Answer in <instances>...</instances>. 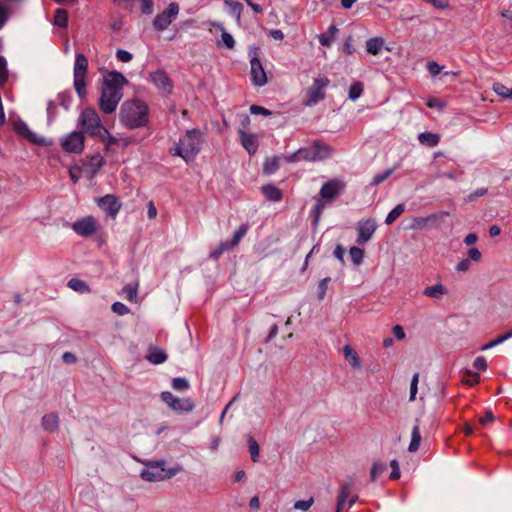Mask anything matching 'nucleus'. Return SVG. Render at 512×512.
I'll list each match as a JSON object with an SVG mask.
<instances>
[{"label": "nucleus", "instance_id": "obj_1", "mask_svg": "<svg viewBox=\"0 0 512 512\" xmlns=\"http://www.w3.org/2000/svg\"><path fill=\"white\" fill-rule=\"evenodd\" d=\"M128 84L126 77L117 71H109L103 76L99 107L105 114L113 113L123 97L122 90Z\"/></svg>", "mask_w": 512, "mask_h": 512}, {"label": "nucleus", "instance_id": "obj_2", "mask_svg": "<svg viewBox=\"0 0 512 512\" xmlns=\"http://www.w3.org/2000/svg\"><path fill=\"white\" fill-rule=\"evenodd\" d=\"M204 143V135L198 129L187 130L170 152L181 157L186 163L192 162L200 152Z\"/></svg>", "mask_w": 512, "mask_h": 512}, {"label": "nucleus", "instance_id": "obj_3", "mask_svg": "<svg viewBox=\"0 0 512 512\" xmlns=\"http://www.w3.org/2000/svg\"><path fill=\"white\" fill-rule=\"evenodd\" d=\"M121 123L128 129H136L148 122V106L139 100L125 101L119 113Z\"/></svg>", "mask_w": 512, "mask_h": 512}, {"label": "nucleus", "instance_id": "obj_4", "mask_svg": "<svg viewBox=\"0 0 512 512\" xmlns=\"http://www.w3.org/2000/svg\"><path fill=\"white\" fill-rule=\"evenodd\" d=\"M162 402H164L170 410L179 415L189 414L196 407L193 398H180L168 391L162 392Z\"/></svg>", "mask_w": 512, "mask_h": 512}, {"label": "nucleus", "instance_id": "obj_5", "mask_svg": "<svg viewBox=\"0 0 512 512\" xmlns=\"http://www.w3.org/2000/svg\"><path fill=\"white\" fill-rule=\"evenodd\" d=\"M79 124L83 130L92 137L103 134V125L96 110L93 108L84 109L79 117Z\"/></svg>", "mask_w": 512, "mask_h": 512}, {"label": "nucleus", "instance_id": "obj_6", "mask_svg": "<svg viewBox=\"0 0 512 512\" xmlns=\"http://www.w3.org/2000/svg\"><path fill=\"white\" fill-rule=\"evenodd\" d=\"M330 81L326 76H318L313 79L312 85L306 90V99L303 105L312 107L325 98V89Z\"/></svg>", "mask_w": 512, "mask_h": 512}, {"label": "nucleus", "instance_id": "obj_7", "mask_svg": "<svg viewBox=\"0 0 512 512\" xmlns=\"http://www.w3.org/2000/svg\"><path fill=\"white\" fill-rule=\"evenodd\" d=\"M71 229L81 237H90L98 230V222L93 216H85L71 224Z\"/></svg>", "mask_w": 512, "mask_h": 512}, {"label": "nucleus", "instance_id": "obj_8", "mask_svg": "<svg viewBox=\"0 0 512 512\" xmlns=\"http://www.w3.org/2000/svg\"><path fill=\"white\" fill-rule=\"evenodd\" d=\"M64 151L68 153H81L84 149L85 138L79 131H73L60 141Z\"/></svg>", "mask_w": 512, "mask_h": 512}, {"label": "nucleus", "instance_id": "obj_9", "mask_svg": "<svg viewBox=\"0 0 512 512\" xmlns=\"http://www.w3.org/2000/svg\"><path fill=\"white\" fill-rule=\"evenodd\" d=\"M99 208L110 218L115 219L122 207L120 200L113 194H107L97 199Z\"/></svg>", "mask_w": 512, "mask_h": 512}, {"label": "nucleus", "instance_id": "obj_10", "mask_svg": "<svg viewBox=\"0 0 512 512\" xmlns=\"http://www.w3.org/2000/svg\"><path fill=\"white\" fill-rule=\"evenodd\" d=\"M103 163L104 159L100 154L87 156L81 160L78 170L89 178H93L99 172Z\"/></svg>", "mask_w": 512, "mask_h": 512}, {"label": "nucleus", "instance_id": "obj_11", "mask_svg": "<svg viewBox=\"0 0 512 512\" xmlns=\"http://www.w3.org/2000/svg\"><path fill=\"white\" fill-rule=\"evenodd\" d=\"M377 223L374 219H362L357 223L358 236L356 242L358 245H365L374 235Z\"/></svg>", "mask_w": 512, "mask_h": 512}, {"label": "nucleus", "instance_id": "obj_12", "mask_svg": "<svg viewBox=\"0 0 512 512\" xmlns=\"http://www.w3.org/2000/svg\"><path fill=\"white\" fill-rule=\"evenodd\" d=\"M250 75L253 85L257 87H262L268 82L264 67L256 56L252 57L250 60Z\"/></svg>", "mask_w": 512, "mask_h": 512}, {"label": "nucleus", "instance_id": "obj_13", "mask_svg": "<svg viewBox=\"0 0 512 512\" xmlns=\"http://www.w3.org/2000/svg\"><path fill=\"white\" fill-rule=\"evenodd\" d=\"M344 185L338 180H331L325 183L320 189V196L325 202H330L338 196Z\"/></svg>", "mask_w": 512, "mask_h": 512}, {"label": "nucleus", "instance_id": "obj_14", "mask_svg": "<svg viewBox=\"0 0 512 512\" xmlns=\"http://www.w3.org/2000/svg\"><path fill=\"white\" fill-rule=\"evenodd\" d=\"M15 130L20 135H22L23 137H25L26 139H28L32 143L39 144V145H44V146L48 145V143L46 142L45 138L40 137L37 134H35L34 132H32L25 122H22V121L18 122L15 125Z\"/></svg>", "mask_w": 512, "mask_h": 512}, {"label": "nucleus", "instance_id": "obj_15", "mask_svg": "<svg viewBox=\"0 0 512 512\" xmlns=\"http://www.w3.org/2000/svg\"><path fill=\"white\" fill-rule=\"evenodd\" d=\"M240 141L244 149L250 154L253 155L257 152L259 147V141L256 135L246 133L243 130L239 131Z\"/></svg>", "mask_w": 512, "mask_h": 512}, {"label": "nucleus", "instance_id": "obj_16", "mask_svg": "<svg viewBox=\"0 0 512 512\" xmlns=\"http://www.w3.org/2000/svg\"><path fill=\"white\" fill-rule=\"evenodd\" d=\"M143 480L157 482L160 480V460H154L147 465L140 473Z\"/></svg>", "mask_w": 512, "mask_h": 512}, {"label": "nucleus", "instance_id": "obj_17", "mask_svg": "<svg viewBox=\"0 0 512 512\" xmlns=\"http://www.w3.org/2000/svg\"><path fill=\"white\" fill-rule=\"evenodd\" d=\"M180 7L177 3H170L165 10L162 11V31L168 27L178 16Z\"/></svg>", "mask_w": 512, "mask_h": 512}, {"label": "nucleus", "instance_id": "obj_18", "mask_svg": "<svg viewBox=\"0 0 512 512\" xmlns=\"http://www.w3.org/2000/svg\"><path fill=\"white\" fill-rule=\"evenodd\" d=\"M288 162H298L301 160L306 161H317V157L314 155V151L312 148H300L296 152L288 155L286 157Z\"/></svg>", "mask_w": 512, "mask_h": 512}, {"label": "nucleus", "instance_id": "obj_19", "mask_svg": "<svg viewBox=\"0 0 512 512\" xmlns=\"http://www.w3.org/2000/svg\"><path fill=\"white\" fill-rule=\"evenodd\" d=\"M213 27L219 29L221 31V41L217 43L218 46H224L228 49H233L235 47V40L233 36L226 31L224 26L221 23H213Z\"/></svg>", "mask_w": 512, "mask_h": 512}, {"label": "nucleus", "instance_id": "obj_20", "mask_svg": "<svg viewBox=\"0 0 512 512\" xmlns=\"http://www.w3.org/2000/svg\"><path fill=\"white\" fill-rule=\"evenodd\" d=\"M343 354L353 369L361 368V361L356 350L350 345H345L343 348Z\"/></svg>", "mask_w": 512, "mask_h": 512}, {"label": "nucleus", "instance_id": "obj_21", "mask_svg": "<svg viewBox=\"0 0 512 512\" xmlns=\"http://www.w3.org/2000/svg\"><path fill=\"white\" fill-rule=\"evenodd\" d=\"M337 32L338 28L336 25H330L326 32L318 35L319 43L322 46L330 47L335 39Z\"/></svg>", "mask_w": 512, "mask_h": 512}, {"label": "nucleus", "instance_id": "obj_22", "mask_svg": "<svg viewBox=\"0 0 512 512\" xmlns=\"http://www.w3.org/2000/svg\"><path fill=\"white\" fill-rule=\"evenodd\" d=\"M352 490V483H345L339 492L338 499H337V505H336V512H342L345 510V502L347 498L349 497L350 491Z\"/></svg>", "mask_w": 512, "mask_h": 512}, {"label": "nucleus", "instance_id": "obj_23", "mask_svg": "<svg viewBox=\"0 0 512 512\" xmlns=\"http://www.w3.org/2000/svg\"><path fill=\"white\" fill-rule=\"evenodd\" d=\"M262 193L270 201L279 202L282 199L281 190L274 184L264 185L262 187Z\"/></svg>", "mask_w": 512, "mask_h": 512}, {"label": "nucleus", "instance_id": "obj_24", "mask_svg": "<svg viewBox=\"0 0 512 512\" xmlns=\"http://www.w3.org/2000/svg\"><path fill=\"white\" fill-rule=\"evenodd\" d=\"M423 294L432 299H440L443 295L447 294V289L441 283H436L433 286L426 287Z\"/></svg>", "mask_w": 512, "mask_h": 512}, {"label": "nucleus", "instance_id": "obj_25", "mask_svg": "<svg viewBox=\"0 0 512 512\" xmlns=\"http://www.w3.org/2000/svg\"><path fill=\"white\" fill-rule=\"evenodd\" d=\"M59 425V418L57 414L50 413L42 417V427L45 431L54 432Z\"/></svg>", "mask_w": 512, "mask_h": 512}, {"label": "nucleus", "instance_id": "obj_26", "mask_svg": "<svg viewBox=\"0 0 512 512\" xmlns=\"http://www.w3.org/2000/svg\"><path fill=\"white\" fill-rule=\"evenodd\" d=\"M384 46V40L381 37H372L366 41V51L371 55H378Z\"/></svg>", "mask_w": 512, "mask_h": 512}, {"label": "nucleus", "instance_id": "obj_27", "mask_svg": "<svg viewBox=\"0 0 512 512\" xmlns=\"http://www.w3.org/2000/svg\"><path fill=\"white\" fill-rule=\"evenodd\" d=\"M418 140L422 145L435 147L440 141V136L432 132H423L418 135Z\"/></svg>", "mask_w": 512, "mask_h": 512}, {"label": "nucleus", "instance_id": "obj_28", "mask_svg": "<svg viewBox=\"0 0 512 512\" xmlns=\"http://www.w3.org/2000/svg\"><path fill=\"white\" fill-rule=\"evenodd\" d=\"M314 155L317 157V161L328 158L333 150L331 147L320 142H314L313 147Z\"/></svg>", "mask_w": 512, "mask_h": 512}, {"label": "nucleus", "instance_id": "obj_29", "mask_svg": "<svg viewBox=\"0 0 512 512\" xmlns=\"http://www.w3.org/2000/svg\"><path fill=\"white\" fill-rule=\"evenodd\" d=\"M234 247L235 246L232 245L230 240L222 241L213 251H211L210 257L214 260H218L223 253L232 250Z\"/></svg>", "mask_w": 512, "mask_h": 512}, {"label": "nucleus", "instance_id": "obj_30", "mask_svg": "<svg viewBox=\"0 0 512 512\" xmlns=\"http://www.w3.org/2000/svg\"><path fill=\"white\" fill-rule=\"evenodd\" d=\"M224 4L227 7L228 13L234 16L237 19V21H240L241 14L243 11V5L233 0H224Z\"/></svg>", "mask_w": 512, "mask_h": 512}, {"label": "nucleus", "instance_id": "obj_31", "mask_svg": "<svg viewBox=\"0 0 512 512\" xmlns=\"http://www.w3.org/2000/svg\"><path fill=\"white\" fill-rule=\"evenodd\" d=\"M88 66V61L83 54H77L74 65V75L85 76Z\"/></svg>", "mask_w": 512, "mask_h": 512}, {"label": "nucleus", "instance_id": "obj_32", "mask_svg": "<svg viewBox=\"0 0 512 512\" xmlns=\"http://www.w3.org/2000/svg\"><path fill=\"white\" fill-rule=\"evenodd\" d=\"M421 439L419 427L418 425H415L411 431V441L408 447L409 452H416L419 449Z\"/></svg>", "mask_w": 512, "mask_h": 512}, {"label": "nucleus", "instance_id": "obj_33", "mask_svg": "<svg viewBox=\"0 0 512 512\" xmlns=\"http://www.w3.org/2000/svg\"><path fill=\"white\" fill-rule=\"evenodd\" d=\"M68 287L72 290L80 293H88L90 291L89 286L86 284V282L78 279V278H72L68 281Z\"/></svg>", "mask_w": 512, "mask_h": 512}, {"label": "nucleus", "instance_id": "obj_34", "mask_svg": "<svg viewBox=\"0 0 512 512\" xmlns=\"http://www.w3.org/2000/svg\"><path fill=\"white\" fill-rule=\"evenodd\" d=\"M122 296L130 302H136L137 301V284L125 285L122 289Z\"/></svg>", "mask_w": 512, "mask_h": 512}, {"label": "nucleus", "instance_id": "obj_35", "mask_svg": "<svg viewBox=\"0 0 512 512\" xmlns=\"http://www.w3.org/2000/svg\"><path fill=\"white\" fill-rule=\"evenodd\" d=\"M405 211L404 204L396 205L386 216L385 223L391 225L398 217H400Z\"/></svg>", "mask_w": 512, "mask_h": 512}, {"label": "nucleus", "instance_id": "obj_36", "mask_svg": "<svg viewBox=\"0 0 512 512\" xmlns=\"http://www.w3.org/2000/svg\"><path fill=\"white\" fill-rule=\"evenodd\" d=\"M248 230H249L248 223L241 224L239 226V228L234 232V234L230 240L232 242V245H234L236 247L240 243L242 238L247 234Z\"/></svg>", "mask_w": 512, "mask_h": 512}, {"label": "nucleus", "instance_id": "obj_37", "mask_svg": "<svg viewBox=\"0 0 512 512\" xmlns=\"http://www.w3.org/2000/svg\"><path fill=\"white\" fill-rule=\"evenodd\" d=\"M74 88L80 98H83L86 95L85 76L74 75Z\"/></svg>", "mask_w": 512, "mask_h": 512}, {"label": "nucleus", "instance_id": "obj_38", "mask_svg": "<svg viewBox=\"0 0 512 512\" xmlns=\"http://www.w3.org/2000/svg\"><path fill=\"white\" fill-rule=\"evenodd\" d=\"M510 338H512V330L508 331L507 333L500 335L497 338H495L494 340L488 342L487 344H485L484 346L481 347V350L485 351V350L491 349L497 345L504 343L506 340H508Z\"/></svg>", "mask_w": 512, "mask_h": 512}, {"label": "nucleus", "instance_id": "obj_39", "mask_svg": "<svg viewBox=\"0 0 512 512\" xmlns=\"http://www.w3.org/2000/svg\"><path fill=\"white\" fill-rule=\"evenodd\" d=\"M67 22H68V16H67L66 10L61 9V8L57 9L55 11L53 24L55 26L64 28L67 26Z\"/></svg>", "mask_w": 512, "mask_h": 512}, {"label": "nucleus", "instance_id": "obj_40", "mask_svg": "<svg viewBox=\"0 0 512 512\" xmlns=\"http://www.w3.org/2000/svg\"><path fill=\"white\" fill-rule=\"evenodd\" d=\"M171 386L175 391H186L190 388L189 381L184 377H176L171 381Z\"/></svg>", "mask_w": 512, "mask_h": 512}, {"label": "nucleus", "instance_id": "obj_41", "mask_svg": "<svg viewBox=\"0 0 512 512\" xmlns=\"http://www.w3.org/2000/svg\"><path fill=\"white\" fill-rule=\"evenodd\" d=\"M364 90L363 84L361 82H355L349 87V99L352 101H356L362 95Z\"/></svg>", "mask_w": 512, "mask_h": 512}, {"label": "nucleus", "instance_id": "obj_42", "mask_svg": "<svg viewBox=\"0 0 512 512\" xmlns=\"http://www.w3.org/2000/svg\"><path fill=\"white\" fill-rule=\"evenodd\" d=\"M437 218L438 217L435 214L429 215L427 217H416L413 219L412 228L423 229V228H425V226L428 222L435 221V220H437Z\"/></svg>", "mask_w": 512, "mask_h": 512}, {"label": "nucleus", "instance_id": "obj_43", "mask_svg": "<svg viewBox=\"0 0 512 512\" xmlns=\"http://www.w3.org/2000/svg\"><path fill=\"white\" fill-rule=\"evenodd\" d=\"M349 254H350L352 262L355 265H360L362 263L363 257H364V251L361 248L353 246L349 249Z\"/></svg>", "mask_w": 512, "mask_h": 512}, {"label": "nucleus", "instance_id": "obj_44", "mask_svg": "<svg viewBox=\"0 0 512 512\" xmlns=\"http://www.w3.org/2000/svg\"><path fill=\"white\" fill-rule=\"evenodd\" d=\"M279 168L278 157L268 158L264 163V172L267 174L275 173Z\"/></svg>", "mask_w": 512, "mask_h": 512}, {"label": "nucleus", "instance_id": "obj_45", "mask_svg": "<svg viewBox=\"0 0 512 512\" xmlns=\"http://www.w3.org/2000/svg\"><path fill=\"white\" fill-rule=\"evenodd\" d=\"M493 91L504 98H508L512 96V89H509L504 84L496 82L493 84Z\"/></svg>", "mask_w": 512, "mask_h": 512}, {"label": "nucleus", "instance_id": "obj_46", "mask_svg": "<svg viewBox=\"0 0 512 512\" xmlns=\"http://www.w3.org/2000/svg\"><path fill=\"white\" fill-rule=\"evenodd\" d=\"M248 445H249V452H250L252 461L253 462H258V460H259V453H260V449H259L258 443L252 437H249L248 438Z\"/></svg>", "mask_w": 512, "mask_h": 512}, {"label": "nucleus", "instance_id": "obj_47", "mask_svg": "<svg viewBox=\"0 0 512 512\" xmlns=\"http://www.w3.org/2000/svg\"><path fill=\"white\" fill-rule=\"evenodd\" d=\"M326 203L327 202H325L323 199H320L314 205L311 213H312V215L314 217V221L313 222H314L315 225L318 223Z\"/></svg>", "mask_w": 512, "mask_h": 512}, {"label": "nucleus", "instance_id": "obj_48", "mask_svg": "<svg viewBox=\"0 0 512 512\" xmlns=\"http://www.w3.org/2000/svg\"><path fill=\"white\" fill-rule=\"evenodd\" d=\"M393 171H394V169H386L385 171H383L379 174H376L372 178L370 185L377 186V185L381 184L393 173Z\"/></svg>", "mask_w": 512, "mask_h": 512}, {"label": "nucleus", "instance_id": "obj_49", "mask_svg": "<svg viewBox=\"0 0 512 512\" xmlns=\"http://www.w3.org/2000/svg\"><path fill=\"white\" fill-rule=\"evenodd\" d=\"M146 358L152 364H160V348L150 347Z\"/></svg>", "mask_w": 512, "mask_h": 512}, {"label": "nucleus", "instance_id": "obj_50", "mask_svg": "<svg viewBox=\"0 0 512 512\" xmlns=\"http://www.w3.org/2000/svg\"><path fill=\"white\" fill-rule=\"evenodd\" d=\"M386 470V465L380 462H376L373 464L370 471V478L372 481H375L384 471Z\"/></svg>", "mask_w": 512, "mask_h": 512}, {"label": "nucleus", "instance_id": "obj_51", "mask_svg": "<svg viewBox=\"0 0 512 512\" xmlns=\"http://www.w3.org/2000/svg\"><path fill=\"white\" fill-rule=\"evenodd\" d=\"M314 503V498L310 497L307 500H298L294 503L293 507L295 510L308 511Z\"/></svg>", "mask_w": 512, "mask_h": 512}, {"label": "nucleus", "instance_id": "obj_52", "mask_svg": "<svg viewBox=\"0 0 512 512\" xmlns=\"http://www.w3.org/2000/svg\"><path fill=\"white\" fill-rule=\"evenodd\" d=\"M330 281V278L329 277H326L324 279H322L319 284H318V291H317V297L319 300H323L325 295H326V291H327V288H328V282Z\"/></svg>", "mask_w": 512, "mask_h": 512}, {"label": "nucleus", "instance_id": "obj_53", "mask_svg": "<svg viewBox=\"0 0 512 512\" xmlns=\"http://www.w3.org/2000/svg\"><path fill=\"white\" fill-rule=\"evenodd\" d=\"M116 58L120 62L128 63L133 59V55L127 50L118 49L116 51Z\"/></svg>", "mask_w": 512, "mask_h": 512}, {"label": "nucleus", "instance_id": "obj_54", "mask_svg": "<svg viewBox=\"0 0 512 512\" xmlns=\"http://www.w3.org/2000/svg\"><path fill=\"white\" fill-rule=\"evenodd\" d=\"M112 311L119 316H124L129 313V308L121 302H115L112 305Z\"/></svg>", "mask_w": 512, "mask_h": 512}, {"label": "nucleus", "instance_id": "obj_55", "mask_svg": "<svg viewBox=\"0 0 512 512\" xmlns=\"http://www.w3.org/2000/svg\"><path fill=\"white\" fill-rule=\"evenodd\" d=\"M8 77L7 62L6 59L0 56V83L6 82Z\"/></svg>", "mask_w": 512, "mask_h": 512}, {"label": "nucleus", "instance_id": "obj_56", "mask_svg": "<svg viewBox=\"0 0 512 512\" xmlns=\"http://www.w3.org/2000/svg\"><path fill=\"white\" fill-rule=\"evenodd\" d=\"M468 258L472 262H480L482 259V253L476 247L470 248L467 252Z\"/></svg>", "mask_w": 512, "mask_h": 512}, {"label": "nucleus", "instance_id": "obj_57", "mask_svg": "<svg viewBox=\"0 0 512 512\" xmlns=\"http://www.w3.org/2000/svg\"><path fill=\"white\" fill-rule=\"evenodd\" d=\"M140 9L143 14L150 15L153 12V1L152 0H140Z\"/></svg>", "mask_w": 512, "mask_h": 512}, {"label": "nucleus", "instance_id": "obj_58", "mask_svg": "<svg viewBox=\"0 0 512 512\" xmlns=\"http://www.w3.org/2000/svg\"><path fill=\"white\" fill-rule=\"evenodd\" d=\"M471 268V261L470 259H462L456 266H455V269L457 272H467L469 271Z\"/></svg>", "mask_w": 512, "mask_h": 512}, {"label": "nucleus", "instance_id": "obj_59", "mask_svg": "<svg viewBox=\"0 0 512 512\" xmlns=\"http://www.w3.org/2000/svg\"><path fill=\"white\" fill-rule=\"evenodd\" d=\"M473 367L479 371H485L487 369V362L485 357L478 356L473 362Z\"/></svg>", "mask_w": 512, "mask_h": 512}, {"label": "nucleus", "instance_id": "obj_60", "mask_svg": "<svg viewBox=\"0 0 512 512\" xmlns=\"http://www.w3.org/2000/svg\"><path fill=\"white\" fill-rule=\"evenodd\" d=\"M107 144H116L117 139L106 129H103V134L98 135Z\"/></svg>", "mask_w": 512, "mask_h": 512}, {"label": "nucleus", "instance_id": "obj_61", "mask_svg": "<svg viewBox=\"0 0 512 512\" xmlns=\"http://www.w3.org/2000/svg\"><path fill=\"white\" fill-rule=\"evenodd\" d=\"M250 112L255 115H263V116L271 115V111H269L268 109H266L262 106H258V105H252L250 107Z\"/></svg>", "mask_w": 512, "mask_h": 512}, {"label": "nucleus", "instance_id": "obj_62", "mask_svg": "<svg viewBox=\"0 0 512 512\" xmlns=\"http://www.w3.org/2000/svg\"><path fill=\"white\" fill-rule=\"evenodd\" d=\"M427 70L432 76L438 75L442 71V66H440L437 62L431 61L427 64Z\"/></svg>", "mask_w": 512, "mask_h": 512}, {"label": "nucleus", "instance_id": "obj_63", "mask_svg": "<svg viewBox=\"0 0 512 512\" xmlns=\"http://www.w3.org/2000/svg\"><path fill=\"white\" fill-rule=\"evenodd\" d=\"M390 466L392 467V472L390 474L391 480H397L400 477V468L397 460L393 459L390 462Z\"/></svg>", "mask_w": 512, "mask_h": 512}, {"label": "nucleus", "instance_id": "obj_64", "mask_svg": "<svg viewBox=\"0 0 512 512\" xmlns=\"http://www.w3.org/2000/svg\"><path fill=\"white\" fill-rule=\"evenodd\" d=\"M161 471H162V479L163 478H171V477H173L174 475H176L180 471V467L177 466V467H174V468L166 470L164 468V462L162 461Z\"/></svg>", "mask_w": 512, "mask_h": 512}]
</instances>
